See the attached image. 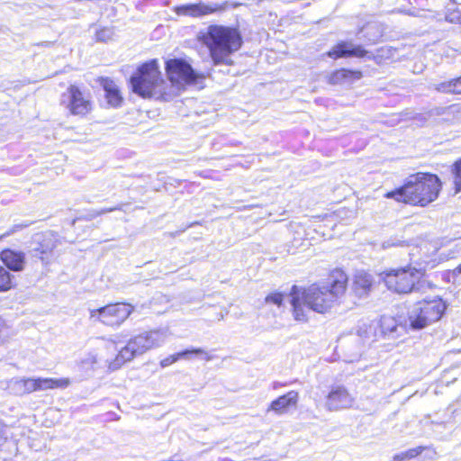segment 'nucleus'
<instances>
[{"label":"nucleus","mask_w":461,"mask_h":461,"mask_svg":"<svg viewBox=\"0 0 461 461\" xmlns=\"http://www.w3.org/2000/svg\"><path fill=\"white\" fill-rule=\"evenodd\" d=\"M347 284L346 273L341 269H335L330 273L326 283L313 284L307 288L293 285L290 303L294 320L307 321L310 310L318 313L330 311L345 294Z\"/></svg>","instance_id":"nucleus-1"},{"label":"nucleus","mask_w":461,"mask_h":461,"mask_svg":"<svg viewBox=\"0 0 461 461\" xmlns=\"http://www.w3.org/2000/svg\"><path fill=\"white\" fill-rule=\"evenodd\" d=\"M440 189L441 182L436 175L417 173L410 176L402 186L386 193L384 196L400 203L424 207L438 198Z\"/></svg>","instance_id":"nucleus-2"},{"label":"nucleus","mask_w":461,"mask_h":461,"mask_svg":"<svg viewBox=\"0 0 461 461\" xmlns=\"http://www.w3.org/2000/svg\"><path fill=\"white\" fill-rule=\"evenodd\" d=\"M200 40L208 48L214 65L233 64L231 55L238 51L243 43L240 31L223 25H210L201 32Z\"/></svg>","instance_id":"nucleus-3"},{"label":"nucleus","mask_w":461,"mask_h":461,"mask_svg":"<svg viewBox=\"0 0 461 461\" xmlns=\"http://www.w3.org/2000/svg\"><path fill=\"white\" fill-rule=\"evenodd\" d=\"M168 338L167 330H153L144 331L131 338L122 347L115 358L109 364V369L114 371L124 363L131 361L134 357L144 354L154 348L161 347Z\"/></svg>","instance_id":"nucleus-4"},{"label":"nucleus","mask_w":461,"mask_h":461,"mask_svg":"<svg viewBox=\"0 0 461 461\" xmlns=\"http://www.w3.org/2000/svg\"><path fill=\"white\" fill-rule=\"evenodd\" d=\"M383 279L386 287L397 294H409L413 291L424 293L431 287L424 278V273L410 266L391 269L384 273Z\"/></svg>","instance_id":"nucleus-5"},{"label":"nucleus","mask_w":461,"mask_h":461,"mask_svg":"<svg viewBox=\"0 0 461 461\" xmlns=\"http://www.w3.org/2000/svg\"><path fill=\"white\" fill-rule=\"evenodd\" d=\"M132 91L142 96L158 98L165 94V81L161 77L156 59L142 64L131 77Z\"/></svg>","instance_id":"nucleus-6"},{"label":"nucleus","mask_w":461,"mask_h":461,"mask_svg":"<svg viewBox=\"0 0 461 461\" xmlns=\"http://www.w3.org/2000/svg\"><path fill=\"white\" fill-rule=\"evenodd\" d=\"M445 310L446 304L438 297L418 302L409 312L410 326L413 330L423 329L430 323L438 321Z\"/></svg>","instance_id":"nucleus-7"},{"label":"nucleus","mask_w":461,"mask_h":461,"mask_svg":"<svg viewBox=\"0 0 461 461\" xmlns=\"http://www.w3.org/2000/svg\"><path fill=\"white\" fill-rule=\"evenodd\" d=\"M69 384L68 378H19L11 382V389L14 393L22 395L36 391L67 388Z\"/></svg>","instance_id":"nucleus-8"},{"label":"nucleus","mask_w":461,"mask_h":461,"mask_svg":"<svg viewBox=\"0 0 461 461\" xmlns=\"http://www.w3.org/2000/svg\"><path fill=\"white\" fill-rule=\"evenodd\" d=\"M134 307L129 303H117L91 310V318H96L107 326H120L133 312Z\"/></svg>","instance_id":"nucleus-9"},{"label":"nucleus","mask_w":461,"mask_h":461,"mask_svg":"<svg viewBox=\"0 0 461 461\" xmlns=\"http://www.w3.org/2000/svg\"><path fill=\"white\" fill-rule=\"evenodd\" d=\"M60 104L73 115L85 116L92 110L89 96L74 85L62 94Z\"/></svg>","instance_id":"nucleus-10"},{"label":"nucleus","mask_w":461,"mask_h":461,"mask_svg":"<svg viewBox=\"0 0 461 461\" xmlns=\"http://www.w3.org/2000/svg\"><path fill=\"white\" fill-rule=\"evenodd\" d=\"M166 70L170 82L178 86L195 83L198 78L204 77L195 72L190 64L183 59H170L166 63Z\"/></svg>","instance_id":"nucleus-11"},{"label":"nucleus","mask_w":461,"mask_h":461,"mask_svg":"<svg viewBox=\"0 0 461 461\" xmlns=\"http://www.w3.org/2000/svg\"><path fill=\"white\" fill-rule=\"evenodd\" d=\"M33 247L31 249V255L38 258L44 265L50 263L52 251L56 248V240L51 232L36 234L33 239Z\"/></svg>","instance_id":"nucleus-12"},{"label":"nucleus","mask_w":461,"mask_h":461,"mask_svg":"<svg viewBox=\"0 0 461 461\" xmlns=\"http://www.w3.org/2000/svg\"><path fill=\"white\" fill-rule=\"evenodd\" d=\"M354 400V397L344 386L335 385L327 395L326 407L329 411L350 408Z\"/></svg>","instance_id":"nucleus-13"},{"label":"nucleus","mask_w":461,"mask_h":461,"mask_svg":"<svg viewBox=\"0 0 461 461\" xmlns=\"http://www.w3.org/2000/svg\"><path fill=\"white\" fill-rule=\"evenodd\" d=\"M224 9V4L219 5L199 3L179 5L175 8V11L178 15L201 17Z\"/></svg>","instance_id":"nucleus-14"},{"label":"nucleus","mask_w":461,"mask_h":461,"mask_svg":"<svg viewBox=\"0 0 461 461\" xmlns=\"http://www.w3.org/2000/svg\"><path fill=\"white\" fill-rule=\"evenodd\" d=\"M0 259L9 272H21L24 269L26 264L25 253L11 249L2 250Z\"/></svg>","instance_id":"nucleus-15"},{"label":"nucleus","mask_w":461,"mask_h":461,"mask_svg":"<svg viewBox=\"0 0 461 461\" xmlns=\"http://www.w3.org/2000/svg\"><path fill=\"white\" fill-rule=\"evenodd\" d=\"M299 402V393L297 391L292 390L287 393L283 394L274 400L267 411H272L276 414H284L286 413L290 409L296 408Z\"/></svg>","instance_id":"nucleus-16"},{"label":"nucleus","mask_w":461,"mask_h":461,"mask_svg":"<svg viewBox=\"0 0 461 461\" xmlns=\"http://www.w3.org/2000/svg\"><path fill=\"white\" fill-rule=\"evenodd\" d=\"M366 51L360 45H354L349 41H341L335 45L329 52L328 56L333 59L346 57H364Z\"/></svg>","instance_id":"nucleus-17"},{"label":"nucleus","mask_w":461,"mask_h":461,"mask_svg":"<svg viewBox=\"0 0 461 461\" xmlns=\"http://www.w3.org/2000/svg\"><path fill=\"white\" fill-rule=\"evenodd\" d=\"M101 86L104 91V98L111 107H119L122 103V97L117 85L109 78H102Z\"/></svg>","instance_id":"nucleus-18"},{"label":"nucleus","mask_w":461,"mask_h":461,"mask_svg":"<svg viewBox=\"0 0 461 461\" xmlns=\"http://www.w3.org/2000/svg\"><path fill=\"white\" fill-rule=\"evenodd\" d=\"M373 285L372 276L365 271H357L355 275L353 289L358 296H364L369 293Z\"/></svg>","instance_id":"nucleus-19"},{"label":"nucleus","mask_w":461,"mask_h":461,"mask_svg":"<svg viewBox=\"0 0 461 461\" xmlns=\"http://www.w3.org/2000/svg\"><path fill=\"white\" fill-rule=\"evenodd\" d=\"M362 73L356 70L341 68L334 71L329 77V82L332 85L351 83L360 79Z\"/></svg>","instance_id":"nucleus-20"},{"label":"nucleus","mask_w":461,"mask_h":461,"mask_svg":"<svg viewBox=\"0 0 461 461\" xmlns=\"http://www.w3.org/2000/svg\"><path fill=\"white\" fill-rule=\"evenodd\" d=\"M14 276L3 266H0V292H7L13 288Z\"/></svg>","instance_id":"nucleus-21"},{"label":"nucleus","mask_w":461,"mask_h":461,"mask_svg":"<svg viewBox=\"0 0 461 461\" xmlns=\"http://www.w3.org/2000/svg\"><path fill=\"white\" fill-rule=\"evenodd\" d=\"M437 89L443 93L461 94V77L439 84Z\"/></svg>","instance_id":"nucleus-22"},{"label":"nucleus","mask_w":461,"mask_h":461,"mask_svg":"<svg viewBox=\"0 0 461 461\" xmlns=\"http://www.w3.org/2000/svg\"><path fill=\"white\" fill-rule=\"evenodd\" d=\"M176 355L177 360H179L181 358H189L193 355L199 356L206 361H210L212 359V357L210 355V353L205 351L203 348L185 349V350L176 353Z\"/></svg>","instance_id":"nucleus-23"},{"label":"nucleus","mask_w":461,"mask_h":461,"mask_svg":"<svg viewBox=\"0 0 461 461\" xmlns=\"http://www.w3.org/2000/svg\"><path fill=\"white\" fill-rule=\"evenodd\" d=\"M454 176L455 193L461 192V158L456 161L452 167Z\"/></svg>","instance_id":"nucleus-24"},{"label":"nucleus","mask_w":461,"mask_h":461,"mask_svg":"<svg viewBox=\"0 0 461 461\" xmlns=\"http://www.w3.org/2000/svg\"><path fill=\"white\" fill-rule=\"evenodd\" d=\"M446 20L452 23H461V9H449L447 14H446Z\"/></svg>","instance_id":"nucleus-25"},{"label":"nucleus","mask_w":461,"mask_h":461,"mask_svg":"<svg viewBox=\"0 0 461 461\" xmlns=\"http://www.w3.org/2000/svg\"><path fill=\"white\" fill-rule=\"evenodd\" d=\"M113 35V30L110 28H103L95 32V38L98 41H107Z\"/></svg>","instance_id":"nucleus-26"},{"label":"nucleus","mask_w":461,"mask_h":461,"mask_svg":"<svg viewBox=\"0 0 461 461\" xmlns=\"http://www.w3.org/2000/svg\"><path fill=\"white\" fill-rule=\"evenodd\" d=\"M283 300H284V296L281 293H273V294H268L266 297L267 303H271L277 306H280L282 304Z\"/></svg>","instance_id":"nucleus-27"},{"label":"nucleus","mask_w":461,"mask_h":461,"mask_svg":"<svg viewBox=\"0 0 461 461\" xmlns=\"http://www.w3.org/2000/svg\"><path fill=\"white\" fill-rule=\"evenodd\" d=\"M424 449V447H417L404 451V455L407 456V458L411 459L420 455Z\"/></svg>","instance_id":"nucleus-28"},{"label":"nucleus","mask_w":461,"mask_h":461,"mask_svg":"<svg viewBox=\"0 0 461 461\" xmlns=\"http://www.w3.org/2000/svg\"><path fill=\"white\" fill-rule=\"evenodd\" d=\"M177 361L176 355H171L160 361V366L165 368Z\"/></svg>","instance_id":"nucleus-29"},{"label":"nucleus","mask_w":461,"mask_h":461,"mask_svg":"<svg viewBox=\"0 0 461 461\" xmlns=\"http://www.w3.org/2000/svg\"><path fill=\"white\" fill-rule=\"evenodd\" d=\"M401 243H402V241L400 240L390 239L388 240L384 241L383 244H382V247H383V249H389V248H392L393 246L401 245Z\"/></svg>","instance_id":"nucleus-30"},{"label":"nucleus","mask_w":461,"mask_h":461,"mask_svg":"<svg viewBox=\"0 0 461 461\" xmlns=\"http://www.w3.org/2000/svg\"><path fill=\"white\" fill-rule=\"evenodd\" d=\"M386 321H388V322H389V324H388L389 332H390V333L394 332V331H395V330H396V325H395V323H394V321H393V319H388V320L384 319V320L382 321V327H384V326L385 325Z\"/></svg>","instance_id":"nucleus-31"},{"label":"nucleus","mask_w":461,"mask_h":461,"mask_svg":"<svg viewBox=\"0 0 461 461\" xmlns=\"http://www.w3.org/2000/svg\"><path fill=\"white\" fill-rule=\"evenodd\" d=\"M121 209H122L121 206L104 208L100 212H97V215H100V214H103V213H106V212H113L115 210H121Z\"/></svg>","instance_id":"nucleus-32"},{"label":"nucleus","mask_w":461,"mask_h":461,"mask_svg":"<svg viewBox=\"0 0 461 461\" xmlns=\"http://www.w3.org/2000/svg\"><path fill=\"white\" fill-rule=\"evenodd\" d=\"M407 456H405L404 455V452H402V453H399V454H396L394 456H393V460L394 461H404V460H407Z\"/></svg>","instance_id":"nucleus-33"},{"label":"nucleus","mask_w":461,"mask_h":461,"mask_svg":"<svg viewBox=\"0 0 461 461\" xmlns=\"http://www.w3.org/2000/svg\"><path fill=\"white\" fill-rule=\"evenodd\" d=\"M454 273L456 275L461 274V263L454 269Z\"/></svg>","instance_id":"nucleus-34"},{"label":"nucleus","mask_w":461,"mask_h":461,"mask_svg":"<svg viewBox=\"0 0 461 461\" xmlns=\"http://www.w3.org/2000/svg\"><path fill=\"white\" fill-rule=\"evenodd\" d=\"M14 230H10V231H7L5 233H4L3 235H0V240L4 237H6V236H9L10 234L14 233Z\"/></svg>","instance_id":"nucleus-35"},{"label":"nucleus","mask_w":461,"mask_h":461,"mask_svg":"<svg viewBox=\"0 0 461 461\" xmlns=\"http://www.w3.org/2000/svg\"><path fill=\"white\" fill-rule=\"evenodd\" d=\"M282 385H283V384H282L281 383H279V382H275V383L273 384V388H274V389H277L279 386H282Z\"/></svg>","instance_id":"nucleus-36"}]
</instances>
